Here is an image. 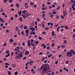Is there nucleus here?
I'll use <instances>...</instances> for the list:
<instances>
[{
    "instance_id": "1",
    "label": "nucleus",
    "mask_w": 75,
    "mask_h": 75,
    "mask_svg": "<svg viewBox=\"0 0 75 75\" xmlns=\"http://www.w3.org/2000/svg\"><path fill=\"white\" fill-rule=\"evenodd\" d=\"M67 56L68 57H71L72 56V55H75V51H74L73 50H70V52H67Z\"/></svg>"
},
{
    "instance_id": "2",
    "label": "nucleus",
    "mask_w": 75,
    "mask_h": 75,
    "mask_svg": "<svg viewBox=\"0 0 75 75\" xmlns=\"http://www.w3.org/2000/svg\"><path fill=\"white\" fill-rule=\"evenodd\" d=\"M21 16H23V18H26L27 17V16H29L28 13H27L26 14V15L25 16V13H24V14L23 15V14H22Z\"/></svg>"
},
{
    "instance_id": "3",
    "label": "nucleus",
    "mask_w": 75,
    "mask_h": 75,
    "mask_svg": "<svg viewBox=\"0 0 75 75\" xmlns=\"http://www.w3.org/2000/svg\"><path fill=\"white\" fill-rule=\"evenodd\" d=\"M33 42H30V41H28V46L29 47H30V46L31 45H32V44H33Z\"/></svg>"
},
{
    "instance_id": "4",
    "label": "nucleus",
    "mask_w": 75,
    "mask_h": 75,
    "mask_svg": "<svg viewBox=\"0 0 75 75\" xmlns=\"http://www.w3.org/2000/svg\"><path fill=\"white\" fill-rule=\"evenodd\" d=\"M43 72H46L47 71V67H45L43 69Z\"/></svg>"
},
{
    "instance_id": "5",
    "label": "nucleus",
    "mask_w": 75,
    "mask_h": 75,
    "mask_svg": "<svg viewBox=\"0 0 75 75\" xmlns=\"http://www.w3.org/2000/svg\"><path fill=\"white\" fill-rule=\"evenodd\" d=\"M48 9V7H45L44 8H42V10H47Z\"/></svg>"
},
{
    "instance_id": "6",
    "label": "nucleus",
    "mask_w": 75,
    "mask_h": 75,
    "mask_svg": "<svg viewBox=\"0 0 75 75\" xmlns=\"http://www.w3.org/2000/svg\"><path fill=\"white\" fill-rule=\"evenodd\" d=\"M29 29L30 30H32V31H34V30H35V28H30Z\"/></svg>"
},
{
    "instance_id": "7",
    "label": "nucleus",
    "mask_w": 75,
    "mask_h": 75,
    "mask_svg": "<svg viewBox=\"0 0 75 75\" xmlns=\"http://www.w3.org/2000/svg\"><path fill=\"white\" fill-rule=\"evenodd\" d=\"M29 54V51H27L25 53V55H28Z\"/></svg>"
},
{
    "instance_id": "8",
    "label": "nucleus",
    "mask_w": 75,
    "mask_h": 75,
    "mask_svg": "<svg viewBox=\"0 0 75 75\" xmlns=\"http://www.w3.org/2000/svg\"><path fill=\"white\" fill-rule=\"evenodd\" d=\"M0 20L1 21V22L2 23H4V20H3V19L1 18H0Z\"/></svg>"
},
{
    "instance_id": "9",
    "label": "nucleus",
    "mask_w": 75,
    "mask_h": 75,
    "mask_svg": "<svg viewBox=\"0 0 75 75\" xmlns=\"http://www.w3.org/2000/svg\"><path fill=\"white\" fill-rule=\"evenodd\" d=\"M9 41L10 42H14V40L13 39H10Z\"/></svg>"
},
{
    "instance_id": "10",
    "label": "nucleus",
    "mask_w": 75,
    "mask_h": 75,
    "mask_svg": "<svg viewBox=\"0 0 75 75\" xmlns=\"http://www.w3.org/2000/svg\"><path fill=\"white\" fill-rule=\"evenodd\" d=\"M29 29H28L27 30H25V31L26 33H27V34H28V32H29Z\"/></svg>"
},
{
    "instance_id": "11",
    "label": "nucleus",
    "mask_w": 75,
    "mask_h": 75,
    "mask_svg": "<svg viewBox=\"0 0 75 75\" xmlns=\"http://www.w3.org/2000/svg\"><path fill=\"white\" fill-rule=\"evenodd\" d=\"M22 12L21 11H20V12H18V15H19V16H21Z\"/></svg>"
},
{
    "instance_id": "12",
    "label": "nucleus",
    "mask_w": 75,
    "mask_h": 75,
    "mask_svg": "<svg viewBox=\"0 0 75 75\" xmlns=\"http://www.w3.org/2000/svg\"><path fill=\"white\" fill-rule=\"evenodd\" d=\"M21 34H22V35H23V36H24V35H25V34H24V32L23 31H21Z\"/></svg>"
},
{
    "instance_id": "13",
    "label": "nucleus",
    "mask_w": 75,
    "mask_h": 75,
    "mask_svg": "<svg viewBox=\"0 0 75 75\" xmlns=\"http://www.w3.org/2000/svg\"><path fill=\"white\" fill-rule=\"evenodd\" d=\"M24 30H26L27 29V26H25L24 27Z\"/></svg>"
},
{
    "instance_id": "14",
    "label": "nucleus",
    "mask_w": 75,
    "mask_h": 75,
    "mask_svg": "<svg viewBox=\"0 0 75 75\" xmlns=\"http://www.w3.org/2000/svg\"><path fill=\"white\" fill-rule=\"evenodd\" d=\"M30 4L31 6H33V5H34V3L32 2H31L30 3Z\"/></svg>"
},
{
    "instance_id": "15",
    "label": "nucleus",
    "mask_w": 75,
    "mask_h": 75,
    "mask_svg": "<svg viewBox=\"0 0 75 75\" xmlns=\"http://www.w3.org/2000/svg\"><path fill=\"white\" fill-rule=\"evenodd\" d=\"M19 56L20 57V58H21L22 57V56H23V54L21 53H20L19 54Z\"/></svg>"
},
{
    "instance_id": "16",
    "label": "nucleus",
    "mask_w": 75,
    "mask_h": 75,
    "mask_svg": "<svg viewBox=\"0 0 75 75\" xmlns=\"http://www.w3.org/2000/svg\"><path fill=\"white\" fill-rule=\"evenodd\" d=\"M26 12H27V11H25V10H23V11H22V14H23V13H26Z\"/></svg>"
},
{
    "instance_id": "17",
    "label": "nucleus",
    "mask_w": 75,
    "mask_h": 75,
    "mask_svg": "<svg viewBox=\"0 0 75 75\" xmlns=\"http://www.w3.org/2000/svg\"><path fill=\"white\" fill-rule=\"evenodd\" d=\"M23 27V25H21L20 27L19 28H20L21 29H22Z\"/></svg>"
},
{
    "instance_id": "18",
    "label": "nucleus",
    "mask_w": 75,
    "mask_h": 75,
    "mask_svg": "<svg viewBox=\"0 0 75 75\" xmlns=\"http://www.w3.org/2000/svg\"><path fill=\"white\" fill-rule=\"evenodd\" d=\"M52 56V54H51L48 55V58H50Z\"/></svg>"
},
{
    "instance_id": "19",
    "label": "nucleus",
    "mask_w": 75,
    "mask_h": 75,
    "mask_svg": "<svg viewBox=\"0 0 75 75\" xmlns=\"http://www.w3.org/2000/svg\"><path fill=\"white\" fill-rule=\"evenodd\" d=\"M18 72L17 71H16L15 72L14 74H15V75H18Z\"/></svg>"
},
{
    "instance_id": "20",
    "label": "nucleus",
    "mask_w": 75,
    "mask_h": 75,
    "mask_svg": "<svg viewBox=\"0 0 75 75\" xmlns=\"http://www.w3.org/2000/svg\"><path fill=\"white\" fill-rule=\"evenodd\" d=\"M16 7H18V8H19V4H16Z\"/></svg>"
},
{
    "instance_id": "21",
    "label": "nucleus",
    "mask_w": 75,
    "mask_h": 75,
    "mask_svg": "<svg viewBox=\"0 0 75 75\" xmlns=\"http://www.w3.org/2000/svg\"><path fill=\"white\" fill-rule=\"evenodd\" d=\"M61 47L62 48H64L65 47V45H62Z\"/></svg>"
},
{
    "instance_id": "22",
    "label": "nucleus",
    "mask_w": 75,
    "mask_h": 75,
    "mask_svg": "<svg viewBox=\"0 0 75 75\" xmlns=\"http://www.w3.org/2000/svg\"><path fill=\"white\" fill-rule=\"evenodd\" d=\"M42 17L44 18V17H45V14H42Z\"/></svg>"
},
{
    "instance_id": "23",
    "label": "nucleus",
    "mask_w": 75,
    "mask_h": 75,
    "mask_svg": "<svg viewBox=\"0 0 75 75\" xmlns=\"http://www.w3.org/2000/svg\"><path fill=\"white\" fill-rule=\"evenodd\" d=\"M63 13H64V17H65V15H67V13H65L64 11H63Z\"/></svg>"
},
{
    "instance_id": "24",
    "label": "nucleus",
    "mask_w": 75,
    "mask_h": 75,
    "mask_svg": "<svg viewBox=\"0 0 75 75\" xmlns=\"http://www.w3.org/2000/svg\"><path fill=\"white\" fill-rule=\"evenodd\" d=\"M52 13V14H57V12H53Z\"/></svg>"
},
{
    "instance_id": "25",
    "label": "nucleus",
    "mask_w": 75,
    "mask_h": 75,
    "mask_svg": "<svg viewBox=\"0 0 75 75\" xmlns=\"http://www.w3.org/2000/svg\"><path fill=\"white\" fill-rule=\"evenodd\" d=\"M65 63L66 64H68L69 63V61L67 60L66 61Z\"/></svg>"
},
{
    "instance_id": "26",
    "label": "nucleus",
    "mask_w": 75,
    "mask_h": 75,
    "mask_svg": "<svg viewBox=\"0 0 75 75\" xmlns=\"http://www.w3.org/2000/svg\"><path fill=\"white\" fill-rule=\"evenodd\" d=\"M64 28L65 29H68L69 28L67 26H64Z\"/></svg>"
},
{
    "instance_id": "27",
    "label": "nucleus",
    "mask_w": 75,
    "mask_h": 75,
    "mask_svg": "<svg viewBox=\"0 0 75 75\" xmlns=\"http://www.w3.org/2000/svg\"><path fill=\"white\" fill-rule=\"evenodd\" d=\"M60 8V6H58L56 8L57 10H59Z\"/></svg>"
},
{
    "instance_id": "28",
    "label": "nucleus",
    "mask_w": 75,
    "mask_h": 75,
    "mask_svg": "<svg viewBox=\"0 0 75 75\" xmlns=\"http://www.w3.org/2000/svg\"><path fill=\"white\" fill-rule=\"evenodd\" d=\"M64 44H67V41L66 40H64Z\"/></svg>"
},
{
    "instance_id": "29",
    "label": "nucleus",
    "mask_w": 75,
    "mask_h": 75,
    "mask_svg": "<svg viewBox=\"0 0 75 75\" xmlns=\"http://www.w3.org/2000/svg\"><path fill=\"white\" fill-rule=\"evenodd\" d=\"M22 17H21L20 18H19V20L21 21H23L22 20Z\"/></svg>"
},
{
    "instance_id": "30",
    "label": "nucleus",
    "mask_w": 75,
    "mask_h": 75,
    "mask_svg": "<svg viewBox=\"0 0 75 75\" xmlns=\"http://www.w3.org/2000/svg\"><path fill=\"white\" fill-rule=\"evenodd\" d=\"M8 75H11V71H8Z\"/></svg>"
},
{
    "instance_id": "31",
    "label": "nucleus",
    "mask_w": 75,
    "mask_h": 75,
    "mask_svg": "<svg viewBox=\"0 0 75 75\" xmlns=\"http://www.w3.org/2000/svg\"><path fill=\"white\" fill-rule=\"evenodd\" d=\"M6 45H7V44H6V43H4L3 44V46L4 47H5L6 46Z\"/></svg>"
},
{
    "instance_id": "32",
    "label": "nucleus",
    "mask_w": 75,
    "mask_h": 75,
    "mask_svg": "<svg viewBox=\"0 0 75 75\" xmlns=\"http://www.w3.org/2000/svg\"><path fill=\"white\" fill-rule=\"evenodd\" d=\"M52 35L53 36H55V35H56V34L53 33L52 34Z\"/></svg>"
},
{
    "instance_id": "33",
    "label": "nucleus",
    "mask_w": 75,
    "mask_h": 75,
    "mask_svg": "<svg viewBox=\"0 0 75 75\" xmlns=\"http://www.w3.org/2000/svg\"><path fill=\"white\" fill-rule=\"evenodd\" d=\"M9 52H10V51L9 50H7L6 51V54L9 53Z\"/></svg>"
},
{
    "instance_id": "34",
    "label": "nucleus",
    "mask_w": 75,
    "mask_h": 75,
    "mask_svg": "<svg viewBox=\"0 0 75 75\" xmlns=\"http://www.w3.org/2000/svg\"><path fill=\"white\" fill-rule=\"evenodd\" d=\"M60 48V45H58L57 47V49L59 50Z\"/></svg>"
},
{
    "instance_id": "35",
    "label": "nucleus",
    "mask_w": 75,
    "mask_h": 75,
    "mask_svg": "<svg viewBox=\"0 0 75 75\" xmlns=\"http://www.w3.org/2000/svg\"><path fill=\"white\" fill-rule=\"evenodd\" d=\"M39 43V42L38 41H36L35 42V44H38Z\"/></svg>"
},
{
    "instance_id": "36",
    "label": "nucleus",
    "mask_w": 75,
    "mask_h": 75,
    "mask_svg": "<svg viewBox=\"0 0 75 75\" xmlns=\"http://www.w3.org/2000/svg\"><path fill=\"white\" fill-rule=\"evenodd\" d=\"M59 28H60V27H59L57 28V31H58V32L59 31Z\"/></svg>"
},
{
    "instance_id": "37",
    "label": "nucleus",
    "mask_w": 75,
    "mask_h": 75,
    "mask_svg": "<svg viewBox=\"0 0 75 75\" xmlns=\"http://www.w3.org/2000/svg\"><path fill=\"white\" fill-rule=\"evenodd\" d=\"M18 27H17L15 29V30L16 31H17L18 30Z\"/></svg>"
},
{
    "instance_id": "38",
    "label": "nucleus",
    "mask_w": 75,
    "mask_h": 75,
    "mask_svg": "<svg viewBox=\"0 0 75 75\" xmlns=\"http://www.w3.org/2000/svg\"><path fill=\"white\" fill-rule=\"evenodd\" d=\"M50 17H51V18H52V17H54V15H53V14H51V15H50Z\"/></svg>"
},
{
    "instance_id": "39",
    "label": "nucleus",
    "mask_w": 75,
    "mask_h": 75,
    "mask_svg": "<svg viewBox=\"0 0 75 75\" xmlns=\"http://www.w3.org/2000/svg\"><path fill=\"white\" fill-rule=\"evenodd\" d=\"M36 20H37L38 21H40V19L38 18H37L36 19Z\"/></svg>"
},
{
    "instance_id": "40",
    "label": "nucleus",
    "mask_w": 75,
    "mask_h": 75,
    "mask_svg": "<svg viewBox=\"0 0 75 75\" xmlns=\"http://www.w3.org/2000/svg\"><path fill=\"white\" fill-rule=\"evenodd\" d=\"M5 65H8V66L10 65V64H8V63H5Z\"/></svg>"
},
{
    "instance_id": "41",
    "label": "nucleus",
    "mask_w": 75,
    "mask_h": 75,
    "mask_svg": "<svg viewBox=\"0 0 75 75\" xmlns=\"http://www.w3.org/2000/svg\"><path fill=\"white\" fill-rule=\"evenodd\" d=\"M43 67V66H42L41 67H40V70L41 71L42 70V68Z\"/></svg>"
},
{
    "instance_id": "42",
    "label": "nucleus",
    "mask_w": 75,
    "mask_h": 75,
    "mask_svg": "<svg viewBox=\"0 0 75 75\" xmlns=\"http://www.w3.org/2000/svg\"><path fill=\"white\" fill-rule=\"evenodd\" d=\"M41 46H42V47H44V46H45V44H42L41 45Z\"/></svg>"
},
{
    "instance_id": "43",
    "label": "nucleus",
    "mask_w": 75,
    "mask_h": 75,
    "mask_svg": "<svg viewBox=\"0 0 75 75\" xmlns=\"http://www.w3.org/2000/svg\"><path fill=\"white\" fill-rule=\"evenodd\" d=\"M4 3H6V2H7V0H4Z\"/></svg>"
},
{
    "instance_id": "44",
    "label": "nucleus",
    "mask_w": 75,
    "mask_h": 75,
    "mask_svg": "<svg viewBox=\"0 0 75 75\" xmlns=\"http://www.w3.org/2000/svg\"><path fill=\"white\" fill-rule=\"evenodd\" d=\"M45 30H48V29H49V28H45Z\"/></svg>"
},
{
    "instance_id": "45",
    "label": "nucleus",
    "mask_w": 75,
    "mask_h": 75,
    "mask_svg": "<svg viewBox=\"0 0 75 75\" xmlns=\"http://www.w3.org/2000/svg\"><path fill=\"white\" fill-rule=\"evenodd\" d=\"M52 46L53 47L55 46V45H54V44H52Z\"/></svg>"
},
{
    "instance_id": "46",
    "label": "nucleus",
    "mask_w": 75,
    "mask_h": 75,
    "mask_svg": "<svg viewBox=\"0 0 75 75\" xmlns=\"http://www.w3.org/2000/svg\"><path fill=\"white\" fill-rule=\"evenodd\" d=\"M42 26L43 28H44V24L43 23H42Z\"/></svg>"
},
{
    "instance_id": "47",
    "label": "nucleus",
    "mask_w": 75,
    "mask_h": 75,
    "mask_svg": "<svg viewBox=\"0 0 75 75\" xmlns=\"http://www.w3.org/2000/svg\"><path fill=\"white\" fill-rule=\"evenodd\" d=\"M25 6H27L28 5V3L27 2H26L25 3Z\"/></svg>"
},
{
    "instance_id": "48",
    "label": "nucleus",
    "mask_w": 75,
    "mask_h": 75,
    "mask_svg": "<svg viewBox=\"0 0 75 75\" xmlns=\"http://www.w3.org/2000/svg\"><path fill=\"white\" fill-rule=\"evenodd\" d=\"M20 49L21 50H22L23 49V47H20Z\"/></svg>"
},
{
    "instance_id": "49",
    "label": "nucleus",
    "mask_w": 75,
    "mask_h": 75,
    "mask_svg": "<svg viewBox=\"0 0 75 75\" xmlns=\"http://www.w3.org/2000/svg\"><path fill=\"white\" fill-rule=\"evenodd\" d=\"M30 62L31 63H32V64L33 63H34V62L33 61H31V60H30Z\"/></svg>"
},
{
    "instance_id": "50",
    "label": "nucleus",
    "mask_w": 75,
    "mask_h": 75,
    "mask_svg": "<svg viewBox=\"0 0 75 75\" xmlns=\"http://www.w3.org/2000/svg\"><path fill=\"white\" fill-rule=\"evenodd\" d=\"M13 54H14V52H12L11 53V57H12L13 56Z\"/></svg>"
},
{
    "instance_id": "51",
    "label": "nucleus",
    "mask_w": 75,
    "mask_h": 75,
    "mask_svg": "<svg viewBox=\"0 0 75 75\" xmlns=\"http://www.w3.org/2000/svg\"><path fill=\"white\" fill-rule=\"evenodd\" d=\"M33 32V31H31L30 33V35H31V34H32Z\"/></svg>"
},
{
    "instance_id": "52",
    "label": "nucleus",
    "mask_w": 75,
    "mask_h": 75,
    "mask_svg": "<svg viewBox=\"0 0 75 75\" xmlns=\"http://www.w3.org/2000/svg\"><path fill=\"white\" fill-rule=\"evenodd\" d=\"M1 15H2V16H5V15H6V14H5V13H2Z\"/></svg>"
},
{
    "instance_id": "53",
    "label": "nucleus",
    "mask_w": 75,
    "mask_h": 75,
    "mask_svg": "<svg viewBox=\"0 0 75 75\" xmlns=\"http://www.w3.org/2000/svg\"><path fill=\"white\" fill-rule=\"evenodd\" d=\"M45 59V57H43L42 60V61H43Z\"/></svg>"
},
{
    "instance_id": "54",
    "label": "nucleus",
    "mask_w": 75,
    "mask_h": 75,
    "mask_svg": "<svg viewBox=\"0 0 75 75\" xmlns=\"http://www.w3.org/2000/svg\"><path fill=\"white\" fill-rule=\"evenodd\" d=\"M65 71L66 72H68V71H69V70H68L67 69H66L65 70Z\"/></svg>"
},
{
    "instance_id": "55",
    "label": "nucleus",
    "mask_w": 75,
    "mask_h": 75,
    "mask_svg": "<svg viewBox=\"0 0 75 75\" xmlns=\"http://www.w3.org/2000/svg\"><path fill=\"white\" fill-rule=\"evenodd\" d=\"M6 33H8L9 32V30L7 29L6 30Z\"/></svg>"
},
{
    "instance_id": "56",
    "label": "nucleus",
    "mask_w": 75,
    "mask_h": 75,
    "mask_svg": "<svg viewBox=\"0 0 75 75\" xmlns=\"http://www.w3.org/2000/svg\"><path fill=\"white\" fill-rule=\"evenodd\" d=\"M50 47H49V46L47 47V50H49V49H50Z\"/></svg>"
},
{
    "instance_id": "57",
    "label": "nucleus",
    "mask_w": 75,
    "mask_h": 75,
    "mask_svg": "<svg viewBox=\"0 0 75 75\" xmlns=\"http://www.w3.org/2000/svg\"><path fill=\"white\" fill-rule=\"evenodd\" d=\"M13 44V45H17V43H15V42H14Z\"/></svg>"
},
{
    "instance_id": "58",
    "label": "nucleus",
    "mask_w": 75,
    "mask_h": 75,
    "mask_svg": "<svg viewBox=\"0 0 75 75\" xmlns=\"http://www.w3.org/2000/svg\"><path fill=\"white\" fill-rule=\"evenodd\" d=\"M60 27H61V28H64V26L63 25H62L60 26Z\"/></svg>"
},
{
    "instance_id": "59",
    "label": "nucleus",
    "mask_w": 75,
    "mask_h": 75,
    "mask_svg": "<svg viewBox=\"0 0 75 75\" xmlns=\"http://www.w3.org/2000/svg\"><path fill=\"white\" fill-rule=\"evenodd\" d=\"M47 4H51V2H48L47 3Z\"/></svg>"
},
{
    "instance_id": "60",
    "label": "nucleus",
    "mask_w": 75,
    "mask_h": 75,
    "mask_svg": "<svg viewBox=\"0 0 75 75\" xmlns=\"http://www.w3.org/2000/svg\"><path fill=\"white\" fill-rule=\"evenodd\" d=\"M29 34L28 33H27L26 35V37H28V36Z\"/></svg>"
},
{
    "instance_id": "61",
    "label": "nucleus",
    "mask_w": 75,
    "mask_h": 75,
    "mask_svg": "<svg viewBox=\"0 0 75 75\" xmlns=\"http://www.w3.org/2000/svg\"><path fill=\"white\" fill-rule=\"evenodd\" d=\"M25 8H28V6H25Z\"/></svg>"
},
{
    "instance_id": "62",
    "label": "nucleus",
    "mask_w": 75,
    "mask_h": 75,
    "mask_svg": "<svg viewBox=\"0 0 75 75\" xmlns=\"http://www.w3.org/2000/svg\"><path fill=\"white\" fill-rule=\"evenodd\" d=\"M67 69V68H66V67H64L63 68V70L64 71H65V70H66V69Z\"/></svg>"
},
{
    "instance_id": "63",
    "label": "nucleus",
    "mask_w": 75,
    "mask_h": 75,
    "mask_svg": "<svg viewBox=\"0 0 75 75\" xmlns=\"http://www.w3.org/2000/svg\"><path fill=\"white\" fill-rule=\"evenodd\" d=\"M13 1V0H10L9 1V3H11V2H12Z\"/></svg>"
},
{
    "instance_id": "64",
    "label": "nucleus",
    "mask_w": 75,
    "mask_h": 75,
    "mask_svg": "<svg viewBox=\"0 0 75 75\" xmlns=\"http://www.w3.org/2000/svg\"><path fill=\"white\" fill-rule=\"evenodd\" d=\"M54 74V72H52L51 73V75H53Z\"/></svg>"
}]
</instances>
